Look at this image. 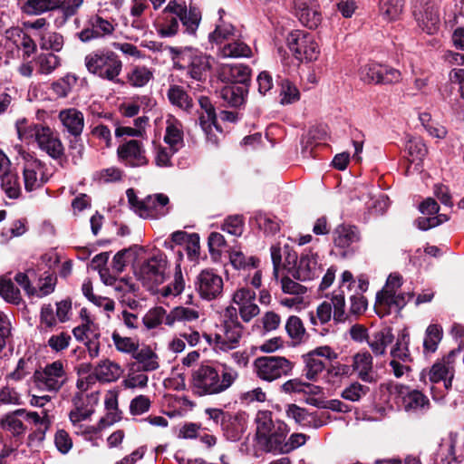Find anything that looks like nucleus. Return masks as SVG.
I'll return each mask as SVG.
<instances>
[{"label": "nucleus", "mask_w": 464, "mask_h": 464, "mask_svg": "<svg viewBox=\"0 0 464 464\" xmlns=\"http://www.w3.org/2000/svg\"><path fill=\"white\" fill-rule=\"evenodd\" d=\"M219 372L212 363H201L191 372L190 386L198 396L218 394L227 390L238 376L237 371L226 364Z\"/></svg>", "instance_id": "obj_1"}, {"label": "nucleus", "mask_w": 464, "mask_h": 464, "mask_svg": "<svg viewBox=\"0 0 464 464\" xmlns=\"http://www.w3.org/2000/svg\"><path fill=\"white\" fill-rule=\"evenodd\" d=\"M256 441L266 452L283 453V444L289 432L287 425L282 420H272V412L258 411L256 415Z\"/></svg>", "instance_id": "obj_2"}, {"label": "nucleus", "mask_w": 464, "mask_h": 464, "mask_svg": "<svg viewBox=\"0 0 464 464\" xmlns=\"http://www.w3.org/2000/svg\"><path fill=\"white\" fill-rule=\"evenodd\" d=\"M57 263V258L53 260L51 256L44 255L36 269L19 272L14 279L24 290H53L57 276L53 266Z\"/></svg>", "instance_id": "obj_3"}, {"label": "nucleus", "mask_w": 464, "mask_h": 464, "mask_svg": "<svg viewBox=\"0 0 464 464\" xmlns=\"http://www.w3.org/2000/svg\"><path fill=\"white\" fill-rule=\"evenodd\" d=\"M168 258L165 253L157 250L150 258L145 260L135 271L137 279L148 290H160L158 287L169 277L166 270Z\"/></svg>", "instance_id": "obj_4"}, {"label": "nucleus", "mask_w": 464, "mask_h": 464, "mask_svg": "<svg viewBox=\"0 0 464 464\" xmlns=\"http://www.w3.org/2000/svg\"><path fill=\"white\" fill-rule=\"evenodd\" d=\"M85 65L92 74L114 82L124 83L116 78L121 72L122 63L112 51L106 53L98 51L86 55Z\"/></svg>", "instance_id": "obj_5"}, {"label": "nucleus", "mask_w": 464, "mask_h": 464, "mask_svg": "<svg viewBox=\"0 0 464 464\" xmlns=\"http://www.w3.org/2000/svg\"><path fill=\"white\" fill-rule=\"evenodd\" d=\"M257 376L266 382H273L291 374L294 363L283 356H260L254 361Z\"/></svg>", "instance_id": "obj_6"}, {"label": "nucleus", "mask_w": 464, "mask_h": 464, "mask_svg": "<svg viewBox=\"0 0 464 464\" xmlns=\"http://www.w3.org/2000/svg\"><path fill=\"white\" fill-rule=\"evenodd\" d=\"M287 44L295 57L303 63H314L319 58V45L311 34L291 33Z\"/></svg>", "instance_id": "obj_7"}, {"label": "nucleus", "mask_w": 464, "mask_h": 464, "mask_svg": "<svg viewBox=\"0 0 464 464\" xmlns=\"http://www.w3.org/2000/svg\"><path fill=\"white\" fill-rule=\"evenodd\" d=\"M413 14L423 32L433 34L439 30L440 19L435 0H414Z\"/></svg>", "instance_id": "obj_8"}, {"label": "nucleus", "mask_w": 464, "mask_h": 464, "mask_svg": "<svg viewBox=\"0 0 464 464\" xmlns=\"http://www.w3.org/2000/svg\"><path fill=\"white\" fill-rule=\"evenodd\" d=\"M359 77L365 83H394L401 80L400 71L377 63H368L359 69Z\"/></svg>", "instance_id": "obj_9"}, {"label": "nucleus", "mask_w": 464, "mask_h": 464, "mask_svg": "<svg viewBox=\"0 0 464 464\" xmlns=\"http://www.w3.org/2000/svg\"><path fill=\"white\" fill-rule=\"evenodd\" d=\"M163 14H174L185 27V33L194 35L201 21V12L198 7L189 5L188 10L185 5L179 4L176 0H170L164 8Z\"/></svg>", "instance_id": "obj_10"}, {"label": "nucleus", "mask_w": 464, "mask_h": 464, "mask_svg": "<svg viewBox=\"0 0 464 464\" xmlns=\"http://www.w3.org/2000/svg\"><path fill=\"white\" fill-rule=\"evenodd\" d=\"M109 256V252H102L96 255L92 260L93 266L99 270L102 282L106 285L114 286V290H124L125 286H128L129 290H135L134 285L130 283V278L117 277L111 275L110 268L106 266Z\"/></svg>", "instance_id": "obj_11"}, {"label": "nucleus", "mask_w": 464, "mask_h": 464, "mask_svg": "<svg viewBox=\"0 0 464 464\" xmlns=\"http://www.w3.org/2000/svg\"><path fill=\"white\" fill-rule=\"evenodd\" d=\"M414 295V292H376L375 307L382 315L390 314L392 309L401 310Z\"/></svg>", "instance_id": "obj_12"}, {"label": "nucleus", "mask_w": 464, "mask_h": 464, "mask_svg": "<svg viewBox=\"0 0 464 464\" xmlns=\"http://www.w3.org/2000/svg\"><path fill=\"white\" fill-rule=\"evenodd\" d=\"M41 131L40 134L38 133V140L36 141L38 147L52 159L59 160L60 165L63 166L62 161H67V157L65 156V149L62 140L49 126H46L45 129H41Z\"/></svg>", "instance_id": "obj_13"}, {"label": "nucleus", "mask_w": 464, "mask_h": 464, "mask_svg": "<svg viewBox=\"0 0 464 464\" xmlns=\"http://www.w3.org/2000/svg\"><path fill=\"white\" fill-rule=\"evenodd\" d=\"M117 154L127 167L136 168L149 163L142 143L137 140H130L120 145L117 149Z\"/></svg>", "instance_id": "obj_14"}, {"label": "nucleus", "mask_w": 464, "mask_h": 464, "mask_svg": "<svg viewBox=\"0 0 464 464\" xmlns=\"http://www.w3.org/2000/svg\"><path fill=\"white\" fill-rule=\"evenodd\" d=\"M390 393H398L402 396V404L406 411L428 410L430 406V400L418 390L408 392V387L403 385H389Z\"/></svg>", "instance_id": "obj_15"}, {"label": "nucleus", "mask_w": 464, "mask_h": 464, "mask_svg": "<svg viewBox=\"0 0 464 464\" xmlns=\"http://www.w3.org/2000/svg\"><path fill=\"white\" fill-rule=\"evenodd\" d=\"M251 68L243 63L224 64L218 73L222 82L227 84H241L249 89L251 82Z\"/></svg>", "instance_id": "obj_16"}, {"label": "nucleus", "mask_w": 464, "mask_h": 464, "mask_svg": "<svg viewBox=\"0 0 464 464\" xmlns=\"http://www.w3.org/2000/svg\"><path fill=\"white\" fill-rule=\"evenodd\" d=\"M459 351L460 349L450 351L442 360L437 361L429 371L426 369L422 370L420 380L426 382V377L428 376L431 383H438L454 373L453 366H451L450 363L456 353Z\"/></svg>", "instance_id": "obj_17"}, {"label": "nucleus", "mask_w": 464, "mask_h": 464, "mask_svg": "<svg viewBox=\"0 0 464 464\" xmlns=\"http://www.w3.org/2000/svg\"><path fill=\"white\" fill-rule=\"evenodd\" d=\"M114 26L112 24L98 14L92 15L88 20V27L78 33L79 39L87 43L93 39L102 38L112 34Z\"/></svg>", "instance_id": "obj_18"}, {"label": "nucleus", "mask_w": 464, "mask_h": 464, "mask_svg": "<svg viewBox=\"0 0 464 464\" xmlns=\"http://www.w3.org/2000/svg\"><path fill=\"white\" fill-rule=\"evenodd\" d=\"M285 393H303L304 401L314 406H319V399L315 395L319 392V386L303 382L299 378L290 379L280 386Z\"/></svg>", "instance_id": "obj_19"}, {"label": "nucleus", "mask_w": 464, "mask_h": 464, "mask_svg": "<svg viewBox=\"0 0 464 464\" xmlns=\"http://www.w3.org/2000/svg\"><path fill=\"white\" fill-rule=\"evenodd\" d=\"M132 358L136 362L130 364V372H153L160 367L159 356L149 345H144L140 350L138 349Z\"/></svg>", "instance_id": "obj_20"}, {"label": "nucleus", "mask_w": 464, "mask_h": 464, "mask_svg": "<svg viewBox=\"0 0 464 464\" xmlns=\"http://www.w3.org/2000/svg\"><path fill=\"white\" fill-rule=\"evenodd\" d=\"M223 334H215V343L222 351L236 348L242 337L243 325L241 324H222Z\"/></svg>", "instance_id": "obj_21"}, {"label": "nucleus", "mask_w": 464, "mask_h": 464, "mask_svg": "<svg viewBox=\"0 0 464 464\" xmlns=\"http://www.w3.org/2000/svg\"><path fill=\"white\" fill-rule=\"evenodd\" d=\"M224 436L231 441H238L246 429L244 414H227L221 419Z\"/></svg>", "instance_id": "obj_22"}, {"label": "nucleus", "mask_w": 464, "mask_h": 464, "mask_svg": "<svg viewBox=\"0 0 464 464\" xmlns=\"http://www.w3.org/2000/svg\"><path fill=\"white\" fill-rule=\"evenodd\" d=\"M58 118L70 135L82 133L84 117L81 111L76 108L64 109L59 112Z\"/></svg>", "instance_id": "obj_23"}, {"label": "nucleus", "mask_w": 464, "mask_h": 464, "mask_svg": "<svg viewBox=\"0 0 464 464\" xmlns=\"http://www.w3.org/2000/svg\"><path fill=\"white\" fill-rule=\"evenodd\" d=\"M256 292H234L233 302L239 305V314L244 322H249L259 314L257 304L252 303Z\"/></svg>", "instance_id": "obj_24"}, {"label": "nucleus", "mask_w": 464, "mask_h": 464, "mask_svg": "<svg viewBox=\"0 0 464 464\" xmlns=\"http://www.w3.org/2000/svg\"><path fill=\"white\" fill-rule=\"evenodd\" d=\"M169 198L163 193H157L149 195L144 198V215L143 218H155L157 216H165L168 213V208H165L169 205Z\"/></svg>", "instance_id": "obj_25"}, {"label": "nucleus", "mask_w": 464, "mask_h": 464, "mask_svg": "<svg viewBox=\"0 0 464 464\" xmlns=\"http://www.w3.org/2000/svg\"><path fill=\"white\" fill-rule=\"evenodd\" d=\"M394 335L391 327H385L374 332L367 339V343L375 355H382L385 353L386 347L393 342Z\"/></svg>", "instance_id": "obj_26"}, {"label": "nucleus", "mask_w": 464, "mask_h": 464, "mask_svg": "<svg viewBox=\"0 0 464 464\" xmlns=\"http://www.w3.org/2000/svg\"><path fill=\"white\" fill-rule=\"evenodd\" d=\"M210 57L206 54H190L188 63V72L190 76L199 82L207 78V72L210 70Z\"/></svg>", "instance_id": "obj_27"}, {"label": "nucleus", "mask_w": 464, "mask_h": 464, "mask_svg": "<svg viewBox=\"0 0 464 464\" xmlns=\"http://www.w3.org/2000/svg\"><path fill=\"white\" fill-rule=\"evenodd\" d=\"M404 0H379L378 12L385 22L397 21L402 14Z\"/></svg>", "instance_id": "obj_28"}, {"label": "nucleus", "mask_w": 464, "mask_h": 464, "mask_svg": "<svg viewBox=\"0 0 464 464\" xmlns=\"http://www.w3.org/2000/svg\"><path fill=\"white\" fill-rule=\"evenodd\" d=\"M122 373L121 366L109 359L102 361L94 368L95 378L99 382H110L118 380Z\"/></svg>", "instance_id": "obj_29"}, {"label": "nucleus", "mask_w": 464, "mask_h": 464, "mask_svg": "<svg viewBox=\"0 0 464 464\" xmlns=\"http://www.w3.org/2000/svg\"><path fill=\"white\" fill-rule=\"evenodd\" d=\"M198 103L201 110L203 111V112L200 114L198 118L200 127L209 128V124L213 123L215 129L218 132L222 133V128L218 123L216 109L212 104L210 99L207 96H200L198 99Z\"/></svg>", "instance_id": "obj_30"}, {"label": "nucleus", "mask_w": 464, "mask_h": 464, "mask_svg": "<svg viewBox=\"0 0 464 464\" xmlns=\"http://www.w3.org/2000/svg\"><path fill=\"white\" fill-rule=\"evenodd\" d=\"M334 244L342 248L360 240V234L356 227L351 225H341L334 231Z\"/></svg>", "instance_id": "obj_31"}, {"label": "nucleus", "mask_w": 464, "mask_h": 464, "mask_svg": "<svg viewBox=\"0 0 464 464\" xmlns=\"http://www.w3.org/2000/svg\"><path fill=\"white\" fill-rule=\"evenodd\" d=\"M294 6L298 12L297 14L301 21L311 22L312 24L309 25L311 28L313 26L317 27V22L319 21L317 16L319 14L314 8V0H294Z\"/></svg>", "instance_id": "obj_32"}, {"label": "nucleus", "mask_w": 464, "mask_h": 464, "mask_svg": "<svg viewBox=\"0 0 464 464\" xmlns=\"http://www.w3.org/2000/svg\"><path fill=\"white\" fill-rule=\"evenodd\" d=\"M247 93L246 86L228 84L221 90V97L232 107H239L245 103Z\"/></svg>", "instance_id": "obj_33"}, {"label": "nucleus", "mask_w": 464, "mask_h": 464, "mask_svg": "<svg viewBox=\"0 0 464 464\" xmlns=\"http://www.w3.org/2000/svg\"><path fill=\"white\" fill-rule=\"evenodd\" d=\"M443 337V329L441 325L432 324H430L425 332L423 341V352L425 353H433L437 351L439 343Z\"/></svg>", "instance_id": "obj_34"}, {"label": "nucleus", "mask_w": 464, "mask_h": 464, "mask_svg": "<svg viewBox=\"0 0 464 464\" xmlns=\"http://www.w3.org/2000/svg\"><path fill=\"white\" fill-rule=\"evenodd\" d=\"M196 284L198 285V290H222L223 280L220 276L212 269L202 270L198 276Z\"/></svg>", "instance_id": "obj_35"}, {"label": "nucleus", "mask_w": 464, "mask_h": 464, "mask_svg": "<svg viewBox=\"0 0 464 464\" xmlns=\"http://www.w3.org/2000/svg\"><path fill=\"white\" fill-rule=\"evenodd\" d=\"M303 143V157L316 160L319 156V129L313 127L304 138Z\"/></svg>", "instance_id": "obj_36"}, {"label": "nucleus", "mask_w": 464, "mask_h": 464, "mask_svg": "<svg viewBox=\"0 0 464 464\" xmlns=\"http://www.w3.org/2000/svg\"><path fill=\"white\" fill-rule=\"evenodd\" d=\"M62 0H27L23 6L24 13L38 15L54 10L60 6Z\"/></svg>", "instance_id": "obj_37"}, {"label": "nucleus", "mask_w": 464, "mask_h": 464, "mask_svg": "<svg viewBox=\"0 0 464 464\" xmlns=\"http://www.w3.org/2000/svg\"><path fill=\"white\" fill-rule=\"evenodd\" d=\"M353 366L359 372V377L363 382H372L370 372L372 369V357L370 353H357L353 356Z\"/></svg>", "instance_id": "obj_38"}, {"label": "nucleus", "mask_w": 464, "mask_h": 464, "mask_svg": "<svg viewBox=\"0 0 464 464\" xmlns=\"http://www.w3.org/2000/svg\"><path fill=\"white\" fill-rule=\"evenodd\" d=\"M0 179L1 187L9 198L16 199L20 198L22 189L17 173L9 172L0 177Z\"/></svg>", "instance_id": "obj_39"}, {"label": "nucleus", "mask_w": 464, "mask_h": 464, "mask_svg": "<svg viewBox=\"0 0 464 464\" xmlns=\"http://www.w3.org/2000/svg\"><path fill=\"white\" fill-rule=\"evenodd\" d=\"M405 148L411 162H421L428 153L426 144L418 137H410L407 140Z\"/></svg>", "instance_id": "obj_40"}, {"label": "nucleus", "mask_w": 464, "mask_h": 464, "mask_svg": "<svg viewBox=\"0 0 464 464\" xmlns=\"http://www.w3.org/2000/svg\"><path fill=\"white\" fill-rule=\"evenodd\" d=\"M168 98L171 104L178 106L184 110H189L192 108V99L179 85H172L168 91Z\"/></svg>", "instance_id": "obj_41"}, {"label": "nucleus", "mask_w": 464, "mask_h": 464, "mask_svg": "<svg viewBox=\"0 0 464 464\" xmlns=\"http://www.w3.org/2000/svg\"><path fill=\"white\" fill-rule=\"evenodd\" d=\"M316 263L315 256H313L312 258H309L307 255L302 254L295 271L296 276L295 275V276L302 281L314 278L315 276Z\"/></svg>", "instance_id": "obj_42"}, {"label": "nucleus", "mask_w": 464, "mask_h": 464, "mask_svg": "<svg viewBox=\"0 0 464 464\" xmlns=\"http://www.w3.org/2000/svg\"><path fill=\"white\" fill-rule=\"evenodd\" d=\"M319 347L314 348L308 353L303 355L305 367L304 369V376L309 381H316L319 373Z\"/></svg>", "instance_id": "obj_43"}, {"label": "nucleus", "mask_w": 464, "mask_h": 464, "mask_svg": "<svg viewBox=\"0 0 464 464\" xmlns=\"http://www.w3.org/2000/svg\"><path fill=\"white\" fill-rule=\"evenodd\" d=\"M46 126L38 123L27 124L25 119L16 122L17 134L20 140H29L34 139L35 141L38 140V133L40 134L41 129H45Z\"/></svg>", "instance_id": "obj_44"}, {"label": "nucleus", "mask_w": 464, "mask_h": 464, "mask_svg": "<svg viewBox=\"0 0 464 464\" xmlns=\"http://www.w3.org/2000/svg\"><path fill=\"white\" fill-rule=\"evenodd\" d=\"M198 318V313L193 309L177 306L166 316L165 324L172 326L176 321H193Z\"/></svg>", "instance_id": "obj_45"}, {"label": "nucleus", "mask_w": 464, "mask_h": 464, "mask_svg": "<svg viewBox=\"0 0 464 464\" xmlns=\"http://www.w3.org/2000/svg\"><path fill=\"white\" fill-rule=\"evenodd\" d=\"M280 85V103L283 105L291 104L300 99V92L296 86L288 79H282Z\"/></svg>", "instance_id": "obj_46"}, {"label": "nucleus", "mask_w": 464, "mask_h": 464, "mask_svg": "<svg viewBox=\"0 0 464 464\" xmlns=\"http://www.w3.org/2000/svg\"><path fill=\"white\" fill-rule=\"evenodd\" d=\"M57 316L54 314L53 308L51 304H45L42 306L40 312V332H48L53 330L57 324Z\"/></svg>", "instance_id": "obj_47"}, {"label": "nucleus", "mask_w": 464, "mask_h": 464, "mask_svg": "<svg viewBox=\"0 0 464 464\" xmlns=\"http://www.w3.org/2000/svg\"><path fill=\"white\" fill-rule=\"evenodd\" d=\"M288 418L294 419L295 421L302 426H307L312 421H314V416L309 413L305 409L297 406L296 404H288L286 410Z\"/></svg>", "instance_id": "obj_48"}, {"label": "nucleus", "mask_w": 464, "mask_h": 464, "mask_svg": "<svg viewBox=\"0 0 464 464\" xmlns=\"http://www.w3.org/2000/svg\"><path fill=\"white\" fill-rule=\"evenodd\" d=\"M111 338L119 352L131 354V357L139 348L138 341L134 342L130 337H122L116 331L112 333Z\"/></svg>", "instance_id": "obj_49"}, {"label": "nucleus", "mask_w": 464, "mask_h": 464, "mask_svg": "<svg viewBox=\"0 0 464 464\" xmlns=\"http://www.w3.org/2000/svg\"><path fill=\"white\" fill-rule=\"evenodd\" d=\"M152 78V72L145 66H135L128 74V81L134 87H143Z\"/></svg>", "instance_id": "obj_50"}, {"label": "nucleus", "mask_w": 464, "mask_h": 464, "mask_svg": "<svg viewBox=\"0 0 464 464\" xmlns=\"http://www.w3.org/2000/svg\"><path fill=\"white\" fill-rule=\"evenodd\" d=\"M333 307L334 309L335 307H345V299L343 294L333 296L332 304L327 302L321 303V324H324L331 320Z\"/></svg>", "instance_id": "obj_51"}, {"label": "nucleus", "mask_w": 464, "mask_h": 464, "mask_svg": "<svg viewBox=\"0 0 464 464\" xmlns=\"http://www.w3.org/2000/svg\"><path fill=\"white\" fill-rule=\"evenodd\" d=\"M222 53L225 57H249L251 49L245 43L235 41L224 45Z\"/></svg>", "instance_id": "obj_52"}, {"label": "nucleus", "mask_w": 464, "mask_h": 464, "mask_svg": "<svg viewBox=\"0 0 464 464\" xmlns=\"http://www.w3.org/2000/svg\"><path fill=\"white\" fill-rule=\"evenodd\" d=\"M77 82V78L74 75L67 74L52 83L51 89L60 98L66 97L71 92L72 86Z\"/></svg>", "instance_id": "obj_53"}, {"label": "nucleus", "mask_w": 464, "mask_h": 464, "mask_svg": "<svg viewBox=\"0 0 464 464\" xmlns=\"http://www.w3.org/2000/svg\"><path fill=\"white\" fill-rule=\"evenodd\" d=\"M168 314H166V310L161 306H156L148 311V313L142 318V322L144 325L148 329H154L158 327Z\"/></svg>", "instance_id": "obj_54"}, {"label": "nucleus", "mask_w": 464, "mask_h": 464, "mask_svg": "<svg viewBox=\"0 0 464 464\" xmlns=\"http://www.w3.org/2000/svg\"><path fill=\"white\" fill-rule=\"evenodd\" d=\"M37 63L40 73L49 74L60 65V57L53 53H41L37 57Z\"/></svg>", "instance_id": "obj_55"}, {"label": "nucleus", "mask_w": 464, "mask_h": 464, "mask_svg": "<svg viewBox=\"0 0 464 464\" xmlns=\"http://www.w3.org/2000/svg\"><path fill=\"white\" fill-rule=\"evenodd\" d=\"M68 150L73 164H77L82 159L85 150L82 134H78V136L71 135V138L68 140Z\"/></svg>", "instance_id": "obj_56"}, {"label": "nucleus", "mask_w": 464, "mask_h": 464, "mask_svg": "<svg viewBox=\"0 0 464 464\" xmlns=\"http://www.w3.org/2000/svg\"><path fill=\"white\" fill-rule=\"evenodd\" d=\"M370 392V388L359 382H353L342 392V398L351 401H358Z\"/></svg>", "instance_id": "obj_57"}, {"label": "nucleus", "mask_w": 464, "mask_h": 464, "mask_svg": "<svg viewBox=\"0 0 464 464\" xmlns=\"http://www.w3.org/2000/svg\"><path fill=\"white\" fill-rule=\"evenodd\" d=\"M164 141L169 145L172 154H175L179 150L178 145L183 142V132L175 125H169L166 128Z\"/></svg>", "instance_id": "obj_58"}, {"label": "nucleus", "mask_w": 464, "mask_h": 464, "mask_svg": "<svg viewBox=\"0 0 464 464\" xmlns=\"http://www.w3.org/2000/svg\"><path fill=\"white\" fill-rule=\"evenodd\" d=\"M0 425L3 429L12 431L14 437L23 435L26 430L22 420L8 413L1 420Z\"/></svg>", "instance_id": "obj_59"}, {"label": "nucleus", "mask_w": 464, "mask_h": 464, "mask_svg": "<svg viewBox=\"0 0 464 464\" xmlns=\"http://www.w3.org/2000/svg\"><path fill=\"white\" fill-rule=\"evenodd\" d=\"M229 260H230L231 265L235 268L246 269L247 267L249 270H255L257 266L256 263L259 262L258 259L251 257V259H250L251 264H248L246 262V257H245L244 254L241 251H236V250H232L229 252Z\"/></svg>", "instance_id": "obj_60"}, {"label": "nucleus", "mask_w": 464, "mask_h": 464, "mask_svg": "<svg viewBox=\"0 0 464 464\" xmlns=\"http://www.w3.org/2000/svg\"><path fill=\"white\" fill-rule=\"evenodd\" d=\"M71 341L72 336L66 332H62L59 334L52 335L49 338L47 344L53 352L59 353L67 349Z\"/></svg>", "instance_id": "obj_61"}, {"label": "nucleus", "mask_w": 464, "mask_h": 464, "mask_svg": "<svg viewBox=\"0 0 464 464\" xmlns=\"http://www.w3.org/2000/svg\"><path fill=\"white\" fill-rule=\"evenodd\" d=\"M63 45V37L59 33H50L41 38L40 46L44 50L59 52Z\"/></svg>", "instance_id": "obj_62"}, {"label": "nucleus", "mask_w": 464, "mask_h": 464, "mask_svg": "<svg viewBox=\"0 0 464 464\" xmlns=\"http://www.w3.org/2000/svg\"><path fill=\"white\" fill-rule=\"evenodd\" d=\"M226 245L225 237L218 232H211L208 238L209 253L214 260H217L221 253L219 248Z\"/></svg>", "instance_id": "obj_63"}, {"label": "nucleus", "mask_w": 464, "mask_h": 464, "mask_svg": "<svg viewBox=\"0 0 464 464\" xmlns=\"http://www.w3.org/2000/svg\"><path fill=\"white\" fill-rule=\"evenodd\" d=\"M243 217L242 216H231L228 217L221 228L223 231L227 232L233 236L239 237L243 232Z\"/></svg>", "instance_id": "obj_64"}]
</instances>
